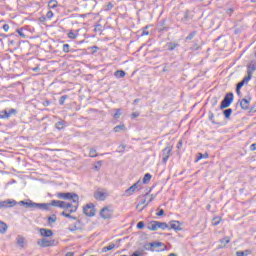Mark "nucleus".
Listing matches in <instances>:
<instances>
[{"instance_id":"16","label":"nucleus","mask_w":256,"mask_h":256,"mask_svg":"<svg viewBox=\"0 0 256 256\" xmlns=\"http://www.w3.org/2000/svg\"><path fill=\"white\" fill-rule=\"evenodd\" d=\"M149 245L154 249H159V247H164L163 249H161V251H165V249H167V246H165L163 242H152Z\"/></svg>"},{"instance_id":"59","label":"nucleus","mask_w":256,"mask_h":256,"mask_svg":"<svg viewBox=\"0 0 256 256\" xmlns=\"http://www.w3.org/2000/svg\"><path fill=\"white\" fill-rule=\"evenodd\" d=\"M46 17L48 19H53V11H48L47 14H46Z\"/></svg>"},{"instance_id":"38","label":"nucleus","mask_w":256,"mask_h":256,"mask_svg":"<svg viewBox=\"0 0 256 256\" xmlns=\"http://www.w3.org/2000/svg\"><path fill=\"white\" fill-rule=\"evenodd\" d=\"M220 243H222L223 247H225V245L231 243V239H229V237H224V238L220 239Z\"/></svg>"},{"instance_id":"32","label":"nucleus","mask_w":256,"mask_h":256,"mask_svg":"<svg viewBox=\"0 0 256 256\" xmlns=\"http://www.w3.org/2000/svg\"><path fill=\"white\" fill-rule=\"evenodd\" d=\"M47 221L49 225H52V223H55L57 221V215L52 214L48 217Z\"/></svg>"},{"instance_id":"7","label":"nucleus","mask_w":256,"mask_h":256,"mask_svg":"<svg viewBox=\"0 0 256 256\" xmlns=\"http://www.w3.org/2000/svg\"><path fill=\"white\" fill-rule=\"evenodd\" d=\"M171 151H173V146H167L162 150V163H167V161H169Z\"/></svg>"},{"instance_id":"34","label":"nucleus","mask_w":256,"mask_h":256,"mask_svg":"<svg viewBox=\"0 0 256 256\" xmlns=\"http://www.w3.org/2000/svg\"><path fill=\"white\" fill-rule=\"evenodd\" d=\"M219 223H221V217L220 216H216L212 219V225L214 227H217V225H219Z\"/></svg>"},{"instance_id":"41","label":"nucleus","mask_w":256,"mask_h":256,"mask_svg":"<svg viewBox=\"0 0 256 256\" xmlns=\"http://www.w3.org/2000/svg\"><path fill=\"white\" fill-rule=\"evenodd\" d=\"M195 35H197V31L191 32L187 37L186 41H192L195 38Z\"/></svg>"},{"instance_id":"54","label":"nucleus","mask_w":256,"mask_h":256,"mask_svg":"<svg viewBox=\"0 0 256 256\" xmlns=\"http://www.w3.org/2000/svg\"><path fill=\"white\" fill-rule=\"evenodd\" d=\"M234 11H235V9L229 8L226 10V14L229 15V17H231V15H233Z\"/></svg>"},{"instance_id":"20","label":"nucleus","mask_w":256,"mask_h":256,"mask_svg":"<svg viewBox=\"0 0 256 256\" xmlns=\"http://www.w3.org/2000/svg\"><path fill=\"white\" fill-rule=\"evenodd\" d=\"M147 229L149 231H157V221L152 220L148 225H147Z\"/></svg>"},{"instance_id":"36","label":"nucleus","mask_w":256,"mask_h":256,"mask_svg":"<svg viewBox=\"0 0 256 256\" xmlns=\"http://www.w3.org/2000/svg\"><path fill=\"white\" fill-rule=\"evenodd\" d=\"M119 131H125V125H117L114 127V133H119Z\"/></svg>"},{"instance_id":"31","label":"nucleus","mask_w":256,"mask_h":256,"mask_svg":"<svg viewBox=\"0 0 256 256\" xmlns=\"http://www.w3.org/2000/svg\"><path fill=\"white\" fill-rule=\"evenodd\" d=\"M209 158V153H198L197 154V159H196V162L197 161H201V159H208Z\"/></svg>"},{"instance_id":"62","label":"nucleus","mask_w":256,"mask_h":256,"mask_svg":"<svg viewBox=\"0 0 256 256\" xmlns=\"http://www.w3.org/2000/svg\"><path fill=\"white\" fill-rule=\"evenodd\" d=\"M159 31H160L161 33H163V31H169V27L161 26V27L159 28Z\"/></svg>"},{"instance_id":"17","label":"nucleus","mask_w":256,"mask_h":256,"mask_svg":"<svg viewBox=\"0 0 256 256\" xmlns=\"http://www.w3.org/2000/svg\"><path fill=\"white\" fill-rule=\"evenodd\" d=\"M25 209H37V203L32 200H27L24 204Z\"/></svg>"},{"instance_id":"43","label":"nucleus","mask_w":256,"mask_h":256,"mask_svg":"<svg viewBox=\"0 0 256 256\" xmlns=\"http://www.w3.org/2000/svg\"><path fill=\"white\" fill-rule=\"evenodd\" d=\"M16 32L18 33L19 36L22 37V39L27 38V35H25V32H23V28L17 29Z\"/></svg>"},{"instance_id":"23","label":"nucleus","mask_w":256,"mask_h":256,"mask_svg":"<svg viewBox=\"0 0 256 256\" xmlns=\"http://www.w3.org/2000/svg\"><path fill=\"white\" fill-rule=\"evenodd\" d=\"M135 188L133 186L129 187L128 189L125 190L124 192V196L125 197H131V195H133V193H135Z\"/></svg>"},{"instance_id":"55","label":"nucleus","mask_w":256,"mask_h":256,"mask_svg":"<svg viewBox=\"0 0 256 256\" xmlns=\"http://www.w3.org/2000/svg\"><path fill=\"white\" fill-rule=\"evenodd\" d=\"M157 217H163V215H165V210L160 209L157 213H156Z\"/></svg>"},{"instance_id":"21","label":"nucleus","mask_w":256,"mask_h":256,"mask_svg":"<svg viewBox=\"0 0 256 256\" xmlns=\"http://www.w3.org/2000/svg\"><path fill=\"white\" fill-rule=\"evenodd\" d=\"M17 241V245H19V247L24 248L25 247V237L19 235L16 238Z\"/></svg>"},{"instance_id":"35","label":"nucleus","mask_w":256,"mask_h":256,"mask_svg":"<svg viewBox=\"0 0 256 256\" xmlns=\"http://www.w3.org/2000/svg\"><path fill=\"white\" fill-rule=\"evenodd\" d=\"M61 215L62 217H66L67 219H73L74 221H77V217L72 216L70 213H66L65 211H63Z\"/></svg>"},{"instance_id":"1","label":"nucleus","mask_w":256,"mask_h":256,"mask_svg":"<svg viewBox=\"0 0 256 256\" xmlns=\"http://www.w3.org/2000/svg\"><path fill=\"white\" fill-rule=\"evenodd\" d=\"M58 199H63L64 201H72V203H79V195L73 192H59L56 194Z\"/></svg>"},{"instance_id":"30","label":"nucleus","mask_w":256,"mask_h":256,"mask_svg":"<svg viewBox=\"0 0 256 256\" xmlns=\"http://www.w3.org/2000/svg\"><path fill=\"white\" fill-rule=\"evenodd\" d=\"M167 47H168V51H175V49L179 47V44L175 42H170L167 44Z\"/></svg>"},{"instance_id":"33","label":"nucleus","mask_w":256,"mask_h":256,"mask_svg":"<svg viewBox=\"0 0 256 256\" xmlns=\"http://www.w3.org/2000/svg\"><path fill=\"white\" fill-rule=\"evenodd\" d=\"M57 5H59V3L57 2V0H50L48 2V7L49 9H55V7H57Z\"/></svg>"},{"instance_id":"40","label":"nucleus","mask_w":256,"mask_h":256,"mask_svg":"<svg viewBox=\"0 0 256 256\" xmlns=\"http://www.w3.org/2000/svg\"><path fill=\"white\" fill-rule=\"evenodd\" d=\"M79 209V202L76 203V205H73L70 210H68L69 213H77V210Z\"/></svg>"},{"instance_id":"39","label":"nucleus","mask_w":256,"mask_h":256,"mask_svg":"<svg viewBox=\"0 0 256 256\" xmlns=\"http://www.w3.org/2000/svg\"><path fill=\"white\" fill-rule=\"evenodd\" d=\"M94 31H95V33H101V31H103V25H101V24H96V25L94 26Z\"/></svg>"},{"instance_id":"22","label":"nucleus","mask_w":256,"mask_h":256,"mask_svg":"<svg viewBox=\"0 0 256 256\" xmlns=\"http://www.w3.org/2000/svg\"><path fill=\"white\" fill-rule=\"evenodd\" d=\"M62 51L64 53H75V49H71V46L69 44H64L63 47H62Z\"/></svg>"},{"instance_id":"3","label":"nucleus","mask_w":256,"mask_h":256,"mask_svg":"<svg viewBox=\"0 0 256 256\" xmlns=\"http://www.w3.org/2000/svg\"><path fill=\"white\" fill-rule=\"evenodd\" d=\"M233 99H235V96L233 95L232 92L226 93L223 100L220 103V109H227V107H231Z\"/></svg>"},{"instance_id":"10","label":"nucleus","mask_w":256,"mask_h":256,"mask_svg":"<svg viewBox=\"0 0 256 256\" xmlns=\"http://www.w3.org/2000/svg\"><path fill=\"white\" fill-rule=\"evenodd\" d=\"M39 233L42 237H45L46 239L49 237H53V230H51V229L40 228Z\"/></svg>"},{"instance_id":"37","label":"nucleus","mask_w":256,"mask_h":256,"mask_svg":"<svg viewBox=\"0 0 256 256\" xmlns=\"http://www.w3.org/2000/svg\"><path fill=\"white\" fill-rule=\"evenodd\" d=\"M67 99H69V95L61 96L59 99V105H65V101H67Z\"/></svg>"},{"instance_id":"57","label":"nucleus","mask_w":256,"mask_h":256,"mask_svg":"<svg viewBox=\"0 0 256 256\" xmlns=\"http://www.w3.org/2000/svg\"><path fill=\"white\" fill-rule=\"evenodd\" d=\"M71 207H73V204H72V203L65 202V204H64V209H71Z\"/></svg>"},{"instance_id":"49","label":"nucleus","mask_w":256,"mask_h":256,"mask_svg":"<svg viewBox=\"0 0 256 256\" xmlns=\"http://www.w3.org/2000/svg\"><path fill=\"white\" fill-rule=\"evenodd\" d=\"M147 29H149V25L145 26L143 29H142V33H141V36L144 37V35H149V31H147Z\"/></svg>"},{"instance_id":"14","label":"nucleus","mask_w":256,"mask_h":256,"mask_svg":"<svg viewBox=\"0 0 256 256\" xmlns=\"http://www.w3.org/2000/svg\"><path fill=\"white\" fill-rule=\"evenodd\" d=\"M52 207H59L60 209H65V201L61 200H51Z\"/></svg>"},{"instance_id":"52","label":"nucleus","mask_w":256,"mask_h":256,"mask_svg":"<svg viewBox=\"0 0 256 256\" xmlns=\"http://www.w3.org/2000/svg\"><path fill=\"white\" fill-rule=\"evenodd\" d=\"M137 229H144L145 228V222L143 221H140L137 223Z\"/></svg>"},{"instance_id":"4","label":"nucleus","mask_w":256,"mask_h":256,"mask_svg":"<svg viewBox=\"0 0 256 256\" xmlns=\"http://www.w3.org/2000/svg\"><path fill=\"white\" fill-rule=\"evenodd\" d=\"M83 213L86 215V217H95V213H97L95 210V205L93 203L86 204L83 207Z\"/></svg>"},{"instance_id":"24","label":"nucleus","mask_w":256,"mask_h":256,"mask_svg":"<svg viewBox=\"0 0 256 256\" xmlns=\"http://www.w3.org/2000/svg\"><path fill=\"white\" fill-rule=\"evenodd\" d=\"M208 119L211 121V123H213V125H221V122L215 121V114H213L211 111L209 112Z\"/></svg>"},{"instance_id":"56","label":"nucleus","mask_w":256,"mask_h":256,"mask_svg":"<svg viewBox=\"0 0 256 256\" xmlns=\"http://www.w3.org/2000/svg\"><path fill=\"white\" fill-rule=\"evenodd\" d=\"M244 85H245V82L241 80L240 82L237 83L236 88L241 89Z\"/></svg>"},{"instance_id":"9","label":"nucleus","mask_w":256,"mask_h":256,"mask_svg":"<svg viewBox=\"0 0 256 256\" xmlns=\"http://www.w3.org/2000/svg\"><path fill=\"white\" fill-rule=\"evenodd\" d=\"M170 227L168 229H173L174 231H183V228L181 227V222L177 220H171L169 222Z\"/></svg>"},{"instance_id":"47","label":"nucleus","mask_w":256,"mask_h":256,"mask_svg":"<svg viewBox=\"0 0 256 256\" xmlns=\"http://www.w3.org/2000/svg\"><path fill=\"white\" fill-rule=\"evenodd\" d=\"M89 157H97V149L91 148L89 152Z\"/></svg>"},{"instance_id":"64","label":"nucleus","mask_w":256,"mask_h":256,"mask_svg":"<svg viewBox=\"0 0 256 256\" xmlns=\"http://www.w3.org/2000/svg\"><path fill=\"white\" fill-rule=\"evenodd\" d=\"M250 151H256V143L250 145Z\"/></svg>"},{"instance_id":"44","label":"nucleus","mask_w":256,"mask_h":256,"mask_svg":"<svg viewBox=\"0 0 256 256\" xmlns=\"http://www.w3.org/2000/svg\"><path fill=\"white\" fill-rule=\"evenodd\" d=\"M249 253H251V250H246L245 252L238 251V252H236V256H247V255H249Z\"/></svg>"},{"instance_id":"50","label":"nucleus","mask_w":256,"mask_h":256,"mask_svg":"<svg viewBox=\"0 0 256 256\" xmlns=\"http://www.w3.org/2000/svg\"><path fill=\"white\" fill-rule=\"evenodd\" d=\"M191 51H199L201 49V46L199 44H194L190 47Z\"/></svg>"},{"instance_id":"48","label":"nucleus","mask_w":256,"mask_h":256,"mask_svg":"<svg viewBox=\"0 0 256 256\" xmlns=\"http://www.w3.org/2000/svg\"><path fill=\"white\" fill-rule=\"evenodd\" d=\"M68 37H69V39H77V33L73 32V30H71L68 33Z\"/></svg>"},{"instance_id":"12","label":"nucleus","mask_w":256,"mask_h":256,"mask_svg":"<svg viewBox=\"0 0 256 256\" xmlns=\"http://www.w3.org/2000/svg\"><path fill=\"white\" fill-rule=\"evenodd\" d=\"M94 198L97 199V201H105L107 199V193L97 191L94 193Z\"/></svg>"},{"instance_id":"18","label":"nucleus","mask_w":256,"mask_h":256,"mask_svg":"<svg viewBox=\"0 0 256 256\" xmlns=\"http://www.w3.org/2000/svg\"><path fill=\"white\" fill-rule=\"evenodd\" d=\"M156 227L157 229H162V231H165V229H169V224H167V222L156 221Z\"/></svg>"},{"instance_id":"29","label":"nucleus","mask_w":256,"mask_h":256,"mask_svg":"<svg viewBox=\"0 0 256 256\" xmlns=\"http://www.w3.org/2000/svg\"><path fill=\"white\" fill-rule=\"evenodd\" d=\"M115 249V244L110 243L108 246L102 248L103 253H107V251H113Z\"/></svg>"},{"instance_id":"11","label":"nucleus","mask_w":256,"mask_h":256,"mask_svg":"<svg viewBox=\"0 0 256 256\" xmlns=\"http://www.w3.org/2000/svg\"><path fill=\"white\" fill-rule=\"evenodd\" d=\"M250 103H251V98H249V99L243 98V99L240 101V107H241V109H243L244 111L249 110V105H250Z\"/></svg>"},{"instance_id":"13","label":"nucleus","mask_w":256,"mask_h":256,"mask_svg":"<svg viewBox=\"0 0 256 256\" xmlns=\"http://www.w3.org/2000/svg\"><path fill=\"white\" fill-rule=\"evenodd\" d=\"M51 202L50 203H37L36 209H42L43 211L51 210Z\"/></svg>"},{"instance_id":"61","label":"nucleus","mask_w":256,"mask_h":256,"mask_svg":"<svg viewBox=\"0 0 256 256\" xmlns=\"http://www.w3.org/2000/svg\"><path fill=\"white\" fill-rule=\"evenodd\" d=\"M42 105H43L44 107H49V105H51V101H49V100H44V102L42 103Z\"/></svg>"},{"instance_id":"60","label":"nucleus","mask_w":256,"mask_h":256,"mask_svg":"<svg viewBox=\"0 0 256 256\" xmlns=\"http://www.w3.org/2000/svg\"><path fill=\"white\" fill-rule=\"evenodd\" d=\"M137 117H139V112H133L131 114V119H137Z\"/></svg>"},{"instance_id":"58","label":"nucleus","mask_w":256,"mask_h":256,"mask_svg":"<svg viewBox=\"0 0 256 256\" xmlns=\"http://www.w3.org/2000/svg\"><path fill=\"white\" fill-rule=\"evenodd\" d=\"M111 9H113V3L109 2V3L106 5V11H111Z\"/></svg>"},{"instance_id":"27","label":"nucleus","mask_w":256,"mask_h":256,"mask_svg":"<svg viewBox=\"0 0 256 256\" xmlns=\"http://www.w3.org/2000/svg\"><path fill=\"white\" fill-rule=\"evenodd\" d=\"M126 73L124 70H117L114 73V76L117 77V79H123V77H125Z\"/></svg>"},{"instance_id":"19","label":"nucleus","mask_w":256,"mask_h":256,"mask_svg":"<svg viewBox=\"0 0 256 256\" xmlns=\"http://www.w3.org/2000/svg\"><path fill=\"white\" fill-rule=\"evenodd\" d=\"M65 125H67V122L65 120H60L55 124V127L58 131H61L62 129H65Z\"/></svg>"},{"instance_id":"8","label":"nucleus","mask_w":256,"mask_h":256,"mask_svg":"<svg viewBox=\"0 0 256 256\" xmlns=\"http://www.w3.org/2000/svg\"><path fill=\"white\" fill-rule=\"evenodd\" d=\"M15 205H17V201L15 200L7 199L0 201V209H9L11 207H15Z\"/></svg>"},{"instance_id":"45","label":"nucleus","mask_w":256,"mask_h":256,"mask_svg":"<svg viewBox=\"0 0 256 256\" xmlns=\"http://www.w3.org/2000/svg\"><path fill=\"white\" fill-rule=\"evenodd\" d=\"M141 185H143V183H141V180H138L132 185V187L135 188V190L137 191V189H141Z\"/></svg>"},{"instance_id":"51","label":"nucleus","mask_w":256,"mask_h":256,"mask_svg":"<svg viewBox=\"0 0 256 256\" xmlns=\"http://www.w3.org/2000/svg\"><path fill=\"white\" fill-rule=\"evenodd\" d=\"M131 256H143V250H136Z\"/></svg>"},{"instance_id":"6","label":"nucleus","mask_w":256,"mask_h":256,"mask_svg":"<svg viewBox=\"0 0 256 256\" xmlns=\"http://www.w3.org/2000/svg\"><path fill=\"white\" fill-rule=\"evenodd\" d=\"M11 115H17V109L11 108L10 110H2L0 111V119H9Z\"/></svg>"},{"instance_id":"53","label":"nucleus","mask_w":256,"mask_h":256,"mask_svg":"<svg viewBox=\"0 0 256 256\" xmlns=\"http://www.w3.org/2000/svg\"><path fill=\"white\" fill-rule=\"evenodd\" d=\"M88 49H90L92 51V55H95V53H97V51H99V48L97 46H92Z\"/></svg>"},{"instance_id":"28","label":"nucleus","mask_w":256,"mask_h":256,"mask_svg":"<svg viewBox=\"0 0 256 256\" xmlns=\"http://www.w3.org/2000/svg\"><path fill=\"white\" fill-rule=\"evenodd\" d=\"M152 177H153V176H152L150 173H146V174L144 175V177H143L142 183H143L144 185H147V183H149V182L151 181Z\"/></svg>"},{"instance_id":"15","label":"nucleus","mask_w":256,"mask_h":256,"mask_svg":"<svg viewBox=\"0 0 256 256\" xmlns=\"http://www.w3.org/2000/svg\"><path fill=\"white\" fill-rule=\"evenodd\" d=\"M256 71V62H252L247 65V75H252Z\"/></svg>"},{"instance_id":"63","label":"nucleus","mask_w":256,"mask_h":256,"mask_svg":"<svg viewBox=\"0 0 256 256\" xmlns=\"http://www.w3.org/2000/svg\"><path fill=\"white\" fill-rule=\"evenodd\" d=\"M2 28L7 33V31H9V24H4Z\"/></svg>"},{"instance_id":"5","label":"nucleus","mask_w":256,"mask_h":256,"mask_svg":"<svg viewBox=\"0 0 256 256\" xmlns=\"http://www.w3.org/2000/svg\"><path fill=\"white\" fill-rule=\"evenodd\" d=\"M100 217L102 219H111L113 217V208L111 206H106L100 210Z\"/></svg>"},{"instance_id":"25","label":"nucleus","mask_w":256,"mask_h":256,"mask_svg":"<svg viewBox=\"0 0 256 256\" xmlns=\"http://www.w3.org/2000/svg\"><path fill=\"white\" fill-rule=\"evenodd\" d=\"M7 229H8V226L5 222L3 221H0V234H5L7 233Z\"/></svg>"},{"instance_id":"26","label":"nucleus","mask_w":256,"mask_h":256,"mask_svg":"<svg viewBox=\"0 0 256 256\" xmlns=\"http://www.w3.org/2000/svg\"><path fill=\"white\" fill-rule=\"evenodd\" d=\"M232 113H233V109H231V108H227V109L223 110V115H224L225 119H231Z\"/></svg>"},{"instance_id":"2","label":"nucleus","mask_w":256,"mask_h":256,"mask_svg":"<svg viewBox=\"0 0 256 256\" xmlns=\"http://www.w3.org/2000/svg\"><path fill=\"white\" fill-rule=\"evenodd\" d=\"M37 245L39 247H42V249H45L47 247H57V245H59V242L55 239L42 238L37 241Z\"/></svg>"},{"instance_id":"46","label":"nucleus","mask_w":256,"mask_h":256,"mask_svg":"<svg viewBox=\"0 0 256 256\" xmlns=\"http://www.w3.org/2000/svg\"><path fill=\"white\" fill-rule=\"evenodd\" d=\"M115 119H119L121 117V109H115V113L113 115Z\"/></svg>"},{"instance_id":"42","label":"nucleus","mask_w":256,"mask_h":256,"mask_svg":"<svg viewBox=\"0 0 256 256\" xmlns=\"http://www.w3.org/2000/svg\"><path fill=\"white\" fill-rule=\"evenodd\" d=\"M253 79V76L251 74H247V76H245L242 81L244 82V85H247V83H249V80Z\"/></svg>"}]
</instances>
